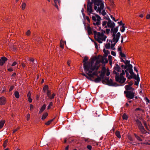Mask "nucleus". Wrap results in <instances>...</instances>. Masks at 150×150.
I'll use <instances>...</instances> for the list:
<instances>
[{
    "instance_id": "f257e3e1",
    "label": "nucleus",
    "mask_w": 150,
    "mask_h": 150,
    "mask_svg": "<svg viewBox=\"0 0 150 150\" xmlns=\"http://www.w3.org/2000/svg\"><path fill=\"white\" fill-rule=\"evenodd\" d=\"M88 57L85 56L84 57L83 61V66H101V63L103 66L105 65L108 62V60L105 57H103L101 55H98L92 57L88 61Z\"/></svg>"
},
{
    "instance_id": "f03ea898",
    "label": "nucleus",
    "mask_w": 150,
    "mask_h": 150,
    "mask_svg": "<svg viewBox=\"0 0 150 150\" xmlns=\"http://www.w3.org/2000/svg\"><path fill=\"white\" fill-rule=\"evenodd\" d=\"M100 66H83L84 71L90 77L94 78V76H97L100 71H98Z\"/></svg>"
},
{
    "instance_id": "7ed1b4c3",
    "label": "nucleus",
    "mask_w": 150,
    "mask_h": 150,
    "mask_svg": "<svg viewBox=\"0 0 150 150\" xmlns=\"http://www.w3.org/2000/svg\"><path fill=\"white\" fill-rule=\"evenodd\" d=\"M94 5V9L97 12H99L101 13V11L104 8V5L103 2V0H95L93 3Z\"/></svg>"
},
{
    "instance_id": "20e7f679",
    "label": "nucleus",
    "mask_w": 150,
    "mask_h": 150,
    "mask_svg": "<svg viewBox=\"0 0 150 150\" xmlns=\"http://www.w3.org/2000/svg\"><path fill=\"white\" fill-rule=\"evenodd\" d=\"M125 74L124 70H122V72L120 75H115V79L116 81L121 83H124L126 80V79L123 76Z\"/></svg>"
},
{
    "instance_id": "39448f33",
    "label": "nucleus",
    "mask_w": 150,
    "mask_h": 150,
    "mask_svg": "<svg viewBox=\"0 0 150 150\" xmlns=\"http://www.w3.org/2000/svg\"><path fill=\"white\" fill-rule=\"evenodd\" d=\"M124 93L125 94L126 97L130 99L134 98L135 96V92L131 91H125Z\"/></svg>"
},
{
    "instance_id": "423d86ee",
    "label": "nucleus",
    "mask_w": 150,
    "mask_h": 150,
    "mask_svg": "<svg viewBox=\"0 0 150 150\" xmlns=\"http://www.w3.org/2000/svg\"><path fill=\"white\" fill-rule=\"evenodd\" d=\"M112 33H113L112 35V36L113 37V42H116V43H117L119 41L120 36V32L117 33L116 36V33H115L114 32H112Z\"/></svg>"
},
{
    "instance_id": "0eeeda50",
    "label": "nucleus",
    "mask_w": 150,
    "mask_h": 150,
    "mask_svg": "<svg viewBox=\"0 0 150 150\" xmlns=\"http://www.w3.org/2000/svg\"><path fill=\"white\" fill-rule=\"evenodd\" d=\"M106 84L109 86L114 87H116L120 86V85L118 84L116 82H113L111 79H110L107 82Z\"/></svg>"
},
{
    "instance_id": "6e6552de",
    "label": "nucleus",
    "mask_w": 150,
    "mask_h": 150,
    "mask_svg": "<svg viewBox=\"0 0 150 150\" xmlns=\"http://www.w3.org/2000/svg\"><path fill=\"white\" fill-rule=\"evenodd\" d=\"M114 70L113 71V73L115 74L116 75L119 74V73L117 72H120L122 71V69L120 66H115L114 68Z\"/></svg>"
},
{
    "instance_id": "1a4fd4ad",
    "label": "nucleus",
    "mask_w": 150,
    "mask_h": 150,
    "mask_svg": "<svg viewBox=\"0 0 150 150\" xmlns=\"http://www.w3.org/2000/svg\"><path fill=\"white\" fill-rule=\"evenodd\" d=\"M122 67V68H123V67H124V69H127V71L129 72L130 74H134V73L133 72L132 69L133 66H121Z\"/></svg>"
},
{
    "instance_id": "9d476101",
    "label": "nucleus",
    "mask_w": 150,
    "mask_h": 150,
    "mask_svg": "<svg viewBox=\"0 0 150 150\" xmlns=\"http://www.w3.org/2000/svg\"><path fill=\"white\" fill-rule=\"evenodd\" d=\"M93 3L91 2V3L87 4V10L88 12L90 13H92L93 12L92 6Z\"/></svg>"
},
{
    "instance_id": "9b49d317",
    "label": "nucleus",
    "mask_w": 150,
    "mask_h": 150,
    "mask_svg": "<svg viewBox=\"0 0 150 150\" xmlns=\"http://www.w3.org/2000/svg\"><path fill=\"white\" fill-rule=\"evenodd\" d=\"M8 60V59L5 57H2L0 58V65L3 66L6 62Z\"/></svg>"
},
{
    "instance_id": "f8f14e48",
    "label": "nucleus",
    "mask_w": 150,
    "mask_h": 150,
    "mask_svg": "<svg viewBox=\"0 0 150 150\" xmlns=\"http://www.w3.org/2000/svg\"><path fill=\"white\" fill-rule=\"evenodd\" d=\"M6 102L5 98L3 96H2L0 98V105H4Z\"/></svg>"
},
{
    "instance_id": "ddd939ff",
    "label": "nucleus",
    "mask_w": 150,
    "mask_h": 150,
    "mask_svg": "<svg viewBox=\"0 0 150 150\" xmlns=\"http://www.w3.org/2000/svg\"><path fill=\"white\" fill-rule=\"evenodd\" d=\"M97 77L96 78L95 80H93L92 79V81H94L96 83L99 82L102 80V79L98 75L97 76Z\"/></svg>"
},
{
    "instance_id": "4468645a",
    "label": "nucleus",
    "mask_w": 150,
    "mask_h": 150,
    "mask_svg": "<svg viewBox=\"0 0 150 150\" xmlns=\"http://www.w3.org/2000/svg\"><path fill=\"white\" fill-rule=\"evenodd\" d=\"M109 26L108 25V27L111 28L110 32L112 33V30H113V28H114L115 26V24L114 22H112V23L109 24Z\"/></svg>"
},
{
    "instance_id": "2eb2a0df",
    "label": "nucleus",
    "mask_w": 150,
    "mask_h": 150,
    "mask_svg": "<svg viewBox=\"0 0 150 150\" xmlns=\"http://www.w3.org/2000/svg\"><path fill=\"white\" fill-rule=\"evenodd\" d=\"M54 6L57 8L58 9V6L57 4H58L59 5H60L61 3V1L60 0H54Z\"/></svg>"
},
{
    "instance_id": "dca6fc26",
    "label": "nucleus",
    "mask_w": 150,
    "mask_h": 150,
    "mask_svg": "<svg viewBox=\"0 0 150 150\" xmlns=\"http://www.w3.org/2000/svg\"><path fill=\"white\" fill-rule=\"evenodd\" d=\"M54 6L57 8L58 9V6L57 4H58L59 5H60L61 3V1L60 0H54Z\"/></svg>"
},
{
    "instance_id": "f3484780",
    "label": "nucleus",
    "mask_w": 150,
    "mask_h": 150,
    "mask_svg": "<svg viewBox=\"0 0 150 150\" xmlns=\"http://www.w3.org/2000/svg\"><path fill=\"white\" fill-rule=\"evenodd\" d=\"M87 30L88 33V35L92 34V32L91 29L89 25H88L87 27Z\"/></svg>"
},
{
    "instance_id": "a211bd4d",
    "label": "nucleus",
    "mask_w": 150,
    "mask_h": 150,
    "mask_svg": "<svg viewBox=\"0 0 150 150\" xmlns=\"http://www.w3.org/2000/svg\"><path fill=\"white\" fill-rule=\"evenodd\" d=\"M141 132L142 134H146L147 132L145 129L144 127L139 129Z\"/></svg>"
},
{
    "instance_id": "6ab92c4d",
    "label": "nucleus",
    "mask_w": 150,
    "mask_h": 150,
    "mask_svg": "<svg viewBox=\"0 0 150 150\" xmlns=\"http://www.w3.org/2000/svg\"><path fill=\"white\" fill-rule=\"evenodd\" d=\"M134 135L138 140L140 142H142L143 141L142 139L140 138V137L136 134L135 133H134Z\"/></svg>"
},
{
    "instance_id": "aec40b11",
    "label": "nucleus",
    "mask_w": 150,
    "mask_h": 150,
    "mask_svg": "<svg viewBox=\"0 0 150 150\" xmlns=\"http://www.w3.org/2000/svg\"><path fill=\"white\" fill-rule=\"evenodd\" d=\"M98 37L99 38H101L104 36V34L103 33H100V32H98L97 34Z\"/></svg>"
},
{
    "instance_id": "412c9836",
    "label": "nucleus",
    "mask_w": 150,
    "mask_h": 150,
    "mask_svg": "<svg viewBox=\"0 0 150 150\" xmlns=\"http://www.w3.org/2000/svg\"><path fill=\"white\" fill-rule=\"evenodd\" d=\"M130 61L126 60V61L124 63L126 65L125 66H132V64H130Z\"/></svg>"
},
{
    "instance_id": "4be33fe9",
    "label": "nucleus",
    "mask_w": 150,
    "mask_h": 150,
    "mask_svg": "<svg viewBox=\"0 0 150 150\" xmlns=\"http://www.w3.org/2000/svg\"><path fill=\"white\" fill-rule=\"evenodd\" d=\"M115 134L119 138H120L121 137L120 134V132L118 131H116L115 132Z\"/></svg>"
},
{
    "instance_id": "5701e85b",
    "label": "nucleus",
    "mask_w": 150,
    "mask_h": 150,
    "mask_svg": "<svg viewBox=\"0 0 150 150\" xmlns=\"http://www.w3.org/2000/svg\"><path fill=\"white\" fill-rule=\"evenodd\" d=\"M48 115V113L47 112L45 113L44 114H43L42 117L41 119L42 120H44L45 119Z\"/></svg>"
},
{
    "instance_id": "b1692460",
    "label": "nucleus",
    "mask_w": 150,
    "mask_h": 150,
    "mask_svg": "<svg viewBox=\"0 0 150 150\" xmlns=\"http://www.w3.org/2000/svg\"><path fill=\"white\" fill-rule=\"evenodd\" d=\"M135 74L134 73V74H130V75H129V77H128V79H135V76L134 75Z\"/></svg>"
},
{
    "instance_id": "393cba45",
    "label": "nucleus",
    "mask_w": 150,
    "mask_h": 150,
    "mask_svg": "<svg viewBox=\"0 0 150 150\" xmlns=\"http://www.w3.org/2000/svg\"><path fill=\"white\" fill-rule=\"evenodd\" d=\"M30 62L33 63L34 64H36L38 63L37 61L34 59L33 58L30 59Z\"/></svg>"
},
{
    "instance_id": "a878e982",
    "label": "nucleus",
    "mask_w": 150,
    "mask_h": 150,
    "mask_svg": "<svg viewBox=\"0 0 150 150\" xmlns=\"http://www.w3.org/2000/svg\"><path fill=\"white\" fill-rule=\"evenodd\" d=\"M137 79H135L137 80V81H135L134 84L136 86H138L139 85V82L140 81V78H137Z\"/></svg>"
},
{
    "instance_id": "bb28decb",
    "label": "nucleus",
    "mask_w": 150,
    "mask_h": 150,
    "mask_svg": "<svg viewBox=\"0 0 150 150\" xmlns=\"http://www.w3.org/2000/svg\"><path fill=\"white\" fill-rule=\"evenodd\" d=\"M132 87L131 86H129L128 85H126L125 86V88L126 89V90H127V91H129V90H130L131 89V88Z\"/></svg>"
},
{
    "instance_id": "cd10ccee",
    "label": "nucleus",
    "mask_w": 150,
    "mask_h": 150,
    "mask_svg": "<svg viewBox=\"0 0 150 150\" xmlns=\"http://www.w3.org/2000/svg\"><path fill=\"white\" fill-rule=\"evenodd\" d=\"M55 118V117H54L53 119L48 121L47 122L45 123V125H49L54 120Z\"/></svg>"
},
{
    "instance_id": "c85d7f7f",
    "label": "nucleus",
    "mask_w": 150,
    "mask_h": 150,
    "mask_svg": "<svg viewBox=\"0 0 150 150\" xmlns=\"http://www.w3.org/2000/svg\"><path fill=\"white\" fill-rule=\"evenodd\" d=\"M14 95L15 97L16 98H19L20 96L19 93L18 92L16 91L14 93Z\"/></svg>"
},
{
    "instance_id": "c756f323",
    "label": "nucleus",
    "mask_w": 150,
    "mask_h": 150,
    "mask_svg": "<svg viewBox=\"0 0 150 150\" xmlns=\"http://www.w3.org/2000/svg\"><path fill=\"white\" fill-rule=\"evenodd\" d=\"M100 77L102 79H103L104 78V76L105 74L102 73L100 71Z\"/></svg>"
},
{
    "instance_id": "7c9ffc66",
    "label": "nucleus",
    "mask_w": 150,
    "mask_h": 150,
    "mask_svg": "<svg viewBox=\"0 0 150 150\" xmlns=\"http://www.w3.org/2000/svg\"><path fill=\"white\" fill-rule=\"evenodd\" d=\"M53 103L52 102H50L49 104L47 107V109H50L51 108V106H53Z\"/></svg>"
},
{
    "instance_id": "2f4dec72",
    "label": "nucleus",
    "mask_w": 150,
    "mask_h": 150,
    "mask_svg": "<svg viewBox=\"0 0 150 150\" xmlns=\"http://www.w3.org/2000/svg\"><path fill=\"white\" fill-rule=\"evenodd\" d=\"M26 6V4L24 2H23L21 5V8L23 10L25 9Z\"/></svg>"
},
{
    "instance_id": "473e14b6",
    "label": "nucleus",
    "mask_w": 150,
    "mask_h": 150,
    "mask_svg": "<svg viewBox=\"0 0 150 150\" xmlns=\"http://www.w3.org/2000/svg\"><path fill=\"white\" fill-rule=\"evenodd\" d=\"M100 21L99 20H97V22L96 23H93V24L94 25H97L98 27H99V25L100 24Z\"/></svg>"
},
{
    "instance_id": "72a5a7b5",
    "label": "nucleus",
    "mask_w": 150,
    "mask_h": 150,
    "mask_svg": "<svg viewBox=\"0 0 150 150\" xmlns=\"http://www.w3.org/2000/svg\"><path fill=\"white\" fill-rule=\"evenodd\" d=\"M118 27L119 26H117L116 28H113V30H112V32H114L115 33H117L118 30Z\"/></svg>"
},
{
    "instance_id": "f704fd0d",
    "label": "nucleus",
    "mask_w": 150,
    "mask_h": 150,
    "mask_svg": "<svg viewBox=\"0 0 150 150\" xmlns=\"http://www.w3.org/2000/svg\"><path fill=\"white\" fill-rule=\"evenodd\" d=\"M115 43H113V44H112L111 45V49H112V50H114L115 49V47H115L116 44L117 43H116V42H115Z\"/></svg>"
},
{
    "instance_id": "c9c22d12",
    "label": "nucleus",
    "mask_w": 150,
    "mask_h": 150,
    "mask_svg": "<svg viewBox=\"0 0 150 150\" xmlns=\"http://www.w3.org/2000/svg\"><path fill=\"white\" fill-rule=\"evenodd\" d=\"M101 72L105 74L106 72V69L105 66H103Z\"/></svg>"
},
{
    "instance_id": "e433bc0d",
    "label": "nucleus",
    "mask_w": 150,
    "mask_h": 150,
    "mask_svg": "<svg viewBox=\"0 0 150 150\" xmlns=\"http://www.w3.org/2000/svg\"><path fill=\"white\" fill-rule=\"evenodd\" d=\"M5 123L4 121L0 122V129L2 128Z\"/></svg>"
},
{
    "instance_id": "4c0bfd02",
    "label": "nucleus",
    "mask_w": 150,
    "mask_h": 150,
    "mask_svg": "<svg viewBox=\"0 0 150 150\" xmlns=\"http://www.w3.org/2000/svg\"><path fill=\"white\" fill-rule=\"evenodd\" d=\"M105 48L107 49H109L110 47V43L106 44L105 45Z\"/></svg>"
},
{
    "instance_id": "58836bf2",
    "label": "nucleus",
    "mask_w": 150,
    "mask_h": 150,
    "mask_svg": "<svg viewBox=\"0 0 150 150\" xmlns=\"http://www.w3.org/2000/svg\"><path fill=\"white\" fill-rule=\"evenodd\" d=\"M122 118L124 120H127V116L125 113L123 114V115Z\"/></svg>"
},
{
    "instance_id": "ea45409f",
    "label": "nucleus",
    "mask_w": 150,
    "mask_h": 150,
    "mask_svg": "<svg viewBox=\"0 0 150 150\" xmlns=\"http://www.w3.org/2000/svg\"><path fill=\"white\" fill-rule=\"evenodd\" d=\"M55 95V94L53 93L52 94V96L50 95L48 97L50 99H52L54 98V97Z\"/></svg>"
},
{
    "instance_id": "a19ab883",
    "label": "nucleus",
    "mask_w": 150,
    "mask_h": 150,
    "mask_svg": "<svg viewBox=\"0 0 150 150\" xmlns=\"http://www.w3.org/2000/svg\"><path fill=\"white\" fill-rule=\"evenodd\" d=\"M64 42L62 41V40H61L60 43V47L63 49L64 48Z\"/></svg>"
},
{
    "instance_id": "79ce46f5",
    "label": "nucleus",
    "mask_w": 150,
    "mask_h": 150,
    "mask_svg": "<svg viewBox=\"0 0 150 150\" xmlns=\"http://www.w3.org/2000/svg\"><path fill=\"white\" fill-rule=\"evenodd\" d=\"M125 73H126V77H127V79H128V77H129V72H128V71H127V69H125Z\"/></svg>"
},
{
    "instance_id": "37998d69",
    "label": "nucleus",
    "mask_w": 150,
    "mask_h": 150,
    "mask_svg": "<svg viewBox=\"0 0 150 150\" xmlns=\"http://www.w3.org/2000/svg\"><path fill=\"white\" fill-rule=\"evenodd\" d=\"M46 107V105L45 104H44L41 107L40 110L43 111L45 109Z\"/></svg>"
},
{
    "instance_id": "c03bdc74",
    "label": "nucleus",
    "mask_w": 150,
    "mask_h": 150,
    "mask_svg": "<svg viewBox=\"0 0 150 150\" xmlns=\"http://www.w3.org/2000/svg\"><path fill=\"white\" fill-rule=\"evenodd\" d=\"M95 16L96 18H97V20H99L100 21V20L101 19V17H100V16L98 15L97 14H96Z\"/></svg>"
},
{
    "instance_id": "a18cd8bd",
    "label": "nucleus",
    "mask_w": 150,
    "mask_h": 150,
    "mask_svg": "<svg viewBox=\"0 0 150 150\" xmlns=\"http://www.w3.org/2000/svg\"><path fill=\"white\" fill-rule=\"evenodd\" d=\"M125 24H123L122 25V29H121L120 31L122 32H124L125 30Z\"/></svg>"
},
{
    "instance_id": "49530a36",
    "label": "nucleus",
    "mask_w": 150,
    "mask_h": 150,
    "mask_svg": "<svg viewBox=\"0 0 150 150\" xmlns=\"http://www.w3.org/2000/svg\"><path fill=\"white\" fill-rule=\"evenodd\" d=\"M119 53L120 54V55L121 57H125L126 56H125V54H124L122 53V52H119Z\"/></svg>"
},
{
    "instance_id": "de8ad7c7",
    "label": "nucleus",
    "mask_w": 150,
    "mask_h": 150,
    "mask_svg": "<svg viewBox=\"0 0 150 150\" xmlns=\"http://www.w3.org/2000/svg\"><path fill=\"white\" fill-rule=\"evenodd\" d=\"M8 142V140H5L4 144H3V146L4 148H5L6 147L7 145V143Z\"/></svg>"
},
{
    "instance_id": "09e8293b",
    "label": "nucleus",
    "mask_w": 150,
    "mask_h": 150,
    "mask_svg": "<svg viewBox=\"0 0 150 150\" xmlns=\"http://www.w3.org/2000/svg\"><path fill=\"white\" fill-rule=\"evenodd\" d=\"M136 123L137 124V126L139 125L140 124H141L142 122L141 121H140L138 119H137L135 120Z\"/></svg>"
},
{
    "instance_id": "8fccbe9b",
    "label": "nucleus",
    "mask_w": 150,
    "mask_h": 150,
    "mask_svg": "<svg viewBox=\"0 0 150 150\" xmlns=\"http://www.w3.org/2000/svg\"><path fill=\"white\" fill-rule=\"evenodd\" d=\"M102 10L103 11H102L101 14L103 16H105V15L106 14V13L105 12V11L104 9H103Z\"/></svg>"
},
{
    "instance_id": "3c124183",
    "label": "nucleus",
    "mask_w": 150,
    "mask_h": 150,
    "mask_svg": "<svg viewBox=\"0 0 150 150\" xmlns=\"http://www.w3.org/2000/svg\"><path fill=\"white\" fill-rule=\"evenodd\" d=\"M107 38V36L106 35H104V36L103 37H101V40L103 41H105L106 38Z\"/></svg>"
},
{
    "instance_id": "603ef678",
    "label": "nucleus",
    "mask_w": 150,
    "mask_h": 150,
    "mask_svg": "<svg viewBox=\"0 0 150 150\" xmlns=\"http://www.w3.org/2000/svg\"><path fill=\"white\" fill-rule=\"evenodd\" d=\"M108 22H107V25L108 26H109V25L112 23V21L110 19V18L108 20Z\"/></svg>"
},
{
    "instance_id": "864d4df0",
    "label": "nucleus",
    "mask_w": 150,
    "mask_h": 150,
    "mask_svg": "<svg viewBox=\"0 0 150 150\" xmlns=\"http://www.w3.org/2000/svg\"><path fill=\"white\" fill-rule=\"evenodd\" d=\"M47 94L48 97H49L50 95H51V92L50 91L47 90Z\"/></svg>"
},
{
    "instance_id": "5fc2aeb1",
    "label": "nucleus",
    "mask_w": 150,
    "mask_h": 150,
    "mask_svg": "<svg viewBox=\"0 0 150 150\" xmlns=\"http://www.w3.org/2000/svg\"><path fill=\"white\" fill-rule=\"evenodd\" d=\"M110 53V52L109 51L107 50L106 51V53H105V54H106V55H105L104 56H103V57H105V58H106V57L107 56V55H108V54H109Z\"/></svg>"
},
{
    "instance_id": "6e6d98bb",
    "label": "nucleus",
    "mask_w": 150,
    "mask_h": 150,
    "mask_svg": "<svg viewBox=\"0 0 150 150\" xmlns=\"http://www.w3.org/2000/svg\"><path fill=\"white\" fill-rule=\"evenodd\" d=\"M110 72L109 71V69H108L107 68V73H106V75L107 76H108L110 75Z\"/></svg>"
},
{
    "instance_id": "4d7b16f0",
    "label": "nucleus",
    "mask_w": 150,
    "mask_h": 150,
    "mask_svg": "<svg viewBox=\"0 0 150 150\" xmlns=\"http://www.w3.org/2000/svg\"><path fill=\"white\" fill-rule=\"evenodd\" d=\"M48 88V86L47 85L45 86L43 88V90L44 91V92H45L46 90Z\"/></svg>"
},
{
    "instance_id": "13d9d810",
    "label": "nucleus",
    "mask_w": 150,
    "mask_h": 150,
    "mask_svg": "<svg viewBox=\"0 0 150 150\" xmlns=\"http://www.w3.org/2000/svg\"><path fill=\"white\" fill-rule=\"evenodd\" d=\"M138 127L139 129H141V128H142L144 127V126L142 125V123H141L138 126Z\"/></svg>"
},
{
    "instance_id": "bf43d9fd",
    "label": "nucleus",
    "mask_w": 150,
    "mask_h": 150,
    "mask_svg": "<svg viewBox=\"0 0 150 150\" xmlns=\"http://www.w3.org/2000/svg\"><path fill=\"white\" fill-rule=\"evenodd\" d=\"M110 17L111 18H112L115 22H117V21L118 20V19H117V20H115V18L113 17L112 15L110 16Z\"/></svg>"
},
{
    "instance_id": "052dcab7",
    "label": "nucleus",
    "mask_w": 150,
    "mask_h": 150,
    "mask_svg": "<svg viewBox=\"0 0 150 150\" xmlns=\"http://www.w3.org/2000/svg\"><path fill=\"white\" fill-rule=\"evenodd\" d=\"M92 18L93 20L94 21H97V19L96 18L95 16H92Z\"/></svg>"
},
{
    "instance_id": "680f3d73",
    "label": "nucleus",
    "mask_w": 150,
    "mask_h": 150,
    "mask_svg": "<svg viewBox=\"0 0 150 150\" xmlns=\"http://www.w3.org/2000/svg\"><path fill=\"white\" fill-rule=\"evenodd\" d=\"M111 54L112 55L114 56H115L116 55L115 52L113 51H111Z\"/></svg>"
},
{
    "instance_id": "e2e57ef3",
    "label": "nucleus",
    "mask_w": 150,
    "mask_h": 150,
    "mask_svg": "<svg viewBox=\"0 0 150 150\" xmlns=\"http://www.w3.org/2000/svg\"><path fill=\"white\" fill-rule=\"evenodd\" d=\"M87 148L89 150H91L92 149V146L90 145H88L87 146Z\"/></svg>"
},
{
    "instance_id": "0e129e2a",
    "label": "nucleus",
    "mask_w": 150,
    "mask_h": 150,
    "mask_svg": "<svg viewBox=\"0 0 150 150\" xmlns=\"http://www.w3.org/2000/svg\"><path fill=\"white\" fill-rule=\"evenodd\" d=\"M107 21H103V22L102 25L103 26H104L106 24H107Z\"/></svg>"
},
{
    "instance_id": "69168bd1",
    "label": "nucleus",
    "mask_w": 150,
    "mask_h": 150,
    "mask_svg": "<svg viewBox=\"0 0 150 150\" xmlns=\"http://www.w3.org/2000/svg\"><path fill=\"white\" fill-rule=\"evenodd\" d=\"M30 114L28 113L27 115V116H26L27 121H28L29 120L30 118Z\"/></svg>"
},
{
    "instance_id": "338daca9",
    "label": "nucleus",
    "mask_w": 150,
    "mask_h": 150,
    "mask_svg": "<svg viewBox=\"0 0 150 150\" xmlns=\"http://www.w3.org/2000/svg\"><path fill=\"white\" fill-rule=\"evenodd\" d=\"M30 33V31L29 30H28L26 33V35H29Z\"/></svg>"
},
{
    "instance_id": "774afa93",
    "label": "nucleus",
    "mask_w": 150,
    "mask_h": 150,
    "mask_svg": "<svg viewBox=\"0 0 150 150\" xmlns=\"http://www.w3.org/2000/svg\"><path fill=\"white\" fill-rule=\"evenodd\" d=\"M128 85L129 86H132L133 84V83L132 82V81L129 82H128Z\"/></svg>"
}]
</instances>
